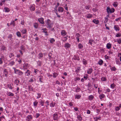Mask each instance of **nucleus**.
<instances>
[{"mask_svg": "<svg viewBox=\"0 0 121 121\" xmlns=\"http://www.w3.org/2000/svg\"><path fill=\"white\" fill-rule=\"evenodd\" d=\"M22 73H23L22 72L20 71H19L18 72V74L19 75H20L21 74H22Z\"/></svg>", "mask_w": 121, "mask_h": 121, "instance_id": "nucleus-45", "label": "nucleus"}, {"mask_svg": "<svg viewBox=\"0 0 121 121\" xmlns=\"http://www.w3.org/2000/svg\"><path fill=\"white\" fill-rule=\"evenodd\" d=\"M27 118L28 119L27 120L28 121H29L30 120H29L30 118H31V119L32 118V117L31 115L28 116L27 117Z\"/></svg>", "mask_w": 121, "mask_h": 121, "instance_id": "nucleus-19", "label": "nucleus"}, {"mask_svg": "<svg viewBox=\"0 0 121 121\" xmlns=\"http://www.w3.org/2000/svg\"><path fill=\"white\" fill-rule=\"evenodd\" d=\"M58 74L56 73H54L53 74V76L55 78L56 77Z\"/></svg>", "mask_w": 121, "mask_h": 121, "instance_id": "nucleus-18", "label": "nucleus"}, {"mask_svg": "<svg viewBox=\"0 0 121 121\" xmlns=\"http://www.w3.org/2000/svg\"><path fill=\"white\" fill-rule=\"evenodd\" d=\"M92 17V15L90 14H88L87 16V17L88 18H90Z\"/></svg>", "mask_w": 121, "mask_h": 121, "instance_id": "nucleus-13", "label": "nucleus"}, {"mask_svg": "<svg viewBox=\"0 0 121 121\" xmlns=\"http://www.w3.org/2000/svg\"><path fill=\"white\" fill-rule=\"evenodd\" d=\"M40 104H41L42 105V106H43V105L44 103L42 101H40Z\"/></svg>", "mask_w": 121, "mask_h": 121, "instance_id": "nucleus-48", "label": "nucleus"}, {"mask_svg": "<svg viewBox=\"0 0 121 121\" xmlns=\"http://www.w3.org/2000/svg\"><path fill=\"white\" fill-rule=\"evenodd\" d=\"M14 22H15L14 21H13L11 23L10 25H11L12 24L14 26L15 25V23Z\"/></svg>", "mask_w": 121, "mask_h": 121, "instance_id": "nucleus-23", "label": "nucleus"}, {"mask_svg": "<svg viewBox=\"0 0 121 121\" xmlns=\"http://www.w3.org/2000/svg\"><path fill=\"white\" fill-rule=\"evenodd\" d=\"M61 35H65L66 34V32L64 30H62L61 33Z\"/></svg>", "mask_w": 121, "mask_h": 121, "instance_id": "nucleus-5", "label": "nucleus"}, {"mask_svg": "<svg viewBox=\"0 0 121 121\" xmlns=\"http://www.w3.org/2000/svg\"><path fill=\"white\" fill-rule=\"evenodd\" d=\"M117 2H115L113 4V6H114L115 7L117 6L118 4H117L116 3H117Z\"/></svg>", "mask_w": 121, "mask_h": 121, "instance_id": "nucleus-22", "label": "nucleus"}, {"mask_svg": "<svg viewBox=\"0 0 121 121\" xmlns=\"http://www.w3.org/2000/svg\"><path fill=\"white\" fill-rule=\"evenodd\" d=\"M81 97V96L79 95H76V98H77L78 99H79Z\"/></svg>", "mask_w": 121, "mask_h": 121, "instance_id": "nucleus-29", "label": "nucleus"}, {"mask_svg": "<svg viewBox=\"0 0 121 121\" xmlns=\"http://www.w3.org/2000/svg\"><path fill=\"white\" fill-rule=\"evenodd\" d=\"M28 71H29V70H27V72H26V74L27 76H28L29 75V73L28 72Z\"/></svg>", "mask_w": 121, "mask_h": 121, "instance_id": "nucleus-43", "label": "nucleus"}, {"mask_svg": "<svg viewBox=\"0 0 121 121\" xmlns=\"http://www.w3.org/2000/svg\"><path fill=\"white\" fill-rule=\"evenodd\" d=\"M39 115V113H38L36 114V118H38Z\"/></svg>", "mask_w": 121, "mask_h": 121, "instance_id": "nucleus-59", "label": "nucleus"}, {"mask_svg": "<svg viewBox=\"0 0 121 121\" xmlns=\"http://www.w3.org/2000/svg\"><path fill=\"white\" fill-rule=\"evenodd\" d=\"M83 62L84 65H86L87 64L86 61L84 59L83 60Z\"/></svg>", "mask_w": 121, "mask_h": 121, "instance_id": "nucleus-32", "label": "nucleus"}, {"mask_svg": "<svg viewBox=\"0 0 121 121\" xmlns=\"http://www.w3.org/2000/svg\"><path fill=\"white\" fill-rule=\"evenodd\" d=\"M38 104V102H34V105L35 106H37V104Z\"/></svg>", "mask_w": 121, "mask_h": 121, "instance_id": "nucleus-49", "label": "nucleus"}, {"mask_svg": "<svg viewBox=\"0 0 121 121\" xmlns=\"http://www.w3.org/2000/svg\"><path fill=\"white\" fill-rule=\"evenodd\" d=\"M70 46V44L68 43H66L65 44V47L67 48H68Z\"/></svg>", "mask_w": 121, "mask_h": 121, "instance_id": "nucleus-12", "label": "nucleus"}, {"mask_svg": "<svg viewBox=\"0 0 121 121\" xmlns=\"http://www.w3.org/2000/svg\"><path fill=\"white\" fill-rule=\"evenodd\" d=\"M39 58H40L42 57L43 56V55L42 54V53H40L39 54Z\"/></svg>", "mask_w": 121, "mask_h": 121, "instance_id": "nucleus-30", "label": "nucleus"}, {"mask_svg": "<svg viewBox=\"0 0 121 121\" xmlns=\"http://www.w3.org/2000/svg\"><path fill=\"white\" fill-rule=\"evenodd\" d=\"M17 35L19 37H20L21 36V35L19 32H17Z\"/></svg>", "mask_w": 121, "mask_h": 121, "instance_id": "nucleus-15", "label": "nucleus"}, {"mask_svg": "<svg viewBox=\"0 0 121 121\" xmlns=\"http://www.w3.org/2000/svg\"><path fill=\"white\" fill-rule=\"evenodd\" d=\"M115 86V85L114 84H113L111 85V87L112 88H113Z\"/></svg>", "mask_w": 121, "mask_h": 121, "instance_id": "nucleus-34", "label": "nucleus"}, {"mask_svg": "<svg viewBox=\"0 0 121 121\" xmlns=\"http://www.w3.org/2000/svg\"><path fill=\"white\" fill-rule=\"evenodd\" d=\"M105 58L106 59H108V56H105Z\"/></svg>", "mask_w": 121, "mask_h": 121, "instance_id": "nucleus-63", "label": "nucleus"}, {"mask_svg": "<svg viewBox=\"0 0 121 121\" xmlns=\"http://www.w3.org/2000/svg\"><path fill=\"white\" fill-rule=\"evenodd\" d=\"M24 22L23 21H22V22H21V24H22V25H23L24 24Z\"/></svg>", "mask_w": 121, "mask_h": 121, "instance_id": "nucleus-57", "label": "nucleus"}, {"mask_svg": "<svg viewBox=\"0 0 121 121\" xmlns=\"http://www.w3.org/2000/svg\"><path fill=\"white\" fill-rule=\"evenodd\" d=\"M78 108L77 107L74 108V110L76 111L78 110Z\"/></svg>", "mask_w": 121, "mask_h": 121, "instance_id": "nucleus-56", "label": "nucleus"}, {"mask_svg": "<svg viewBox=\"0 0 121 121\" xmlns=\"http://www.w3.org/2000/svg\"><path fill=\"white\" fill-rule=\"evenodd\" d=\"M114 28L115 30H116L119 31V29L118 28V27L116 26H114Z\"/></svg>", "mask_w": 121, "mask_h": 121, "instance_id": "nucleus-31", "label": "nucleus"}, {"mask_svg": "<svg viewBox=\"0 0 121 121\" xmlns=\"http://www.w3.org/2000/svg\"><path fill=\"white\" fill-rule=\"evenodd\" d=\"M104 94H102V95H100L99 96V97L100 99H102V98H104Z\"/></svg>", "mask_w": 121, "mask_h": 121, "instance_id": "nucleus-16", "label": "nucleus"}, {"mask_svg": "<svg viewBox=\"0 0 121 121\" xmlns=\"http://www.w3.org/2000/svg\"><path fill=\"white\" fill-rule=\"evenodd\" d=\"M93 40H90L89 41V43L91 45H92V42H93Z\"/></svg>", "mask_w": 121, "mask_h": 121, "instance_id": "nucleus-39", "label": "nucleus"}, {"mask_svg": "<svg viewBox=\"0 0 121 121\" xmlns=\"http://www.w3.org/2000/svg\"><path fill=\"white\" fill-rule=\"evenodd\" d=\"M13 85L12 84H10L8 85V87L10 89H12V86Z\"/></svg>", "mask_w": 121, "mask_h": 121, "instance_id": "nucleus-10", "label": "nucleus"}, {"mask_svg": "<svg viewBox=\"0 0 121 121\" xmlns=\"http://www.w3.org/2000/svg\"><path fill=\"white\" fill-rule=\"evenodd\" d=\"M69 104L70 106H72L73 105L72 103L71 102L69 103Z\"/></svg>", "mask_w": 121, "mask_h": 121, "instance_id": "nucleus-60", "label": "nucleus"}, {"mask_svg": "<svg viewBox=\"0 0 121 121\" xmlns=\"http://www.w3.org/2000/svg\"><path fill=\"white\" fill-rule=\"evenodd\" d=\"M12 35H11L10 34L9 35V36L8 37V38H9L10 40H11V39H12Z\"/></svg>", "mask_w": 121, "mask_h": 121, "instance_id": "nucleus-35", "label": "nucleus"}, {"mask_svg": "<svg viewBox=\"0 0 121 121\" xmlns=\"http://www.w3.org/2000/svg\"><path fill=\"white\" fill-rule=\"evenodd\" d=\"M93 22L97 24H98V23H99V22L98 21V20H96L95 19L93 20Z\"/></svg>", "mask_w": 121, "mask_h": 121, "instance_id": "nucleus-8", "label": "nucleus"}, {"mask_svg": "<svg viewBox=\"0 0 121 121\" xmlns=\"http://www.w3.org/2000/svg\"><path fill=\"white\" fill-rule=\"evenodd\" d=\"M89 99L92 100L93 98V96L92 95H91L89 96Z\"/></svg>", "mask_w": 121, "mask_h": 121, "instance_id": "nucleus-28", "label": "nucleus"}, {"mask_svg": "<svg viewBox=\"0 0 121 121\" xmlns=\"http://www.w3.org/2000/svg\"><path fill=\"white\" fill-rule=\"evenodd\" d=\"M55 41V40L53 38H52L50 40V42L51 43H52V42Z\"/></svg>", "mask_w": 121, "mask_h": 121, "instance_id": "nucleus-36", "label": "nucleus"}, {"mask_svg": "<svg viewBox=\"0 0 121 121\" xmlns=\"http://www.w3.org/2000/svg\"><path fill=\"white\" fill-rule=\"evenodd\" d=\"M117 42L119 43L120 44L121 43V40L120 39H119L117 40Z\"/></svg>", "mask_w": 121, "mask_h": 121, "instance_id": "nucleus-50", "label": "nucleus"}, {"mask_svg": "<svg viewBox=\"0 0 121 121\" xmlns=\"http://www.w3.org/2000/svg\"><path fill=\"white\" fill-rule=\"evenodd\" d=\"M78 47L80 48L81 49L83 47V46L81 44H79L78 45Z\"/></svg>", "mask_w": 121, "mask_h": 121, "instance_id": "nucleus-20", "label": "nucleus"}, {"mask_svg": "<svg viewBox=\"0 0 121 121\" xmlns=\"http://www.w3.org/2000/svg\"><path fill=\"white\" fill-rule=\"evenodd\" d=\"M21 49L22 50H24V46L22 45L21 47Z\"/></svg>", "mask_w": 121, "mask_h": 121, "instance_id": "nucleus-38", "label": "nucleus"}, {"mask_svg": "<svg viewBox=\"0 0 121 121\" xmlns=\"http://www.w3.org/2000/svg\"><path fill=\"white\" fill-rule=\"evenodd\" d=\"M90 7L89 6H86L85 7V8L86 9H89Z\"/></svg>", "mask_w": 121, "mask_h": 121, "instance_id": "nucleus-42", "label": "nucleus"}, {"mask_svg": "<svg viewBox=\"0 0 121 121\" xmlns=\"http://www.w3.org/2000/svg\"><path fill=\"white\" fill-rule=\"evenodd\" d=\"M116 69V68L115 67H114L112 68V70L114 71H115Z\"/></svg>", "mask_w": 121, "mask_h": 121, "instance_id": "nucleus-41", "label": "nucleus"}, {"mask_svg": "<svg viewBox=\"0 0 121 121\" xmlns=\"http://www.w3.org/2000/svg\"><path fill=\"white\" fill-rule=\"evenodd\" d=\"M116 109L117 111H118L120 109V108L119 107H116Z\"/></svg>", "mask_w": 121, "mask_h": 121, "instance_id": "nucleus-47", "label": "nucleus"}, {"mask_svg": "<svg viewBox=\"0 0 121 121\" xmlns=\"http://www.w3.org/2000/svg\"><path fill=\"white\" fill-rule=\"evenodd\" d=\"M50 20L48 19L47 21V24L48 26V28L49 29H51L52 27V23H50Z\"/></svg>", "mask_w": 121, "mask_h": 121, "instance_id": "nucleus-1", "label": "nucleus"}, {"mask_svg": "<svg viewBox=\"0 0 121 121\" xmlns=\"http://www.w3.org/2000/svg\"><path fill=\"white\" fill-rule=\"evenodd\" d=\"M87 113L88 114H90V111L89 110H88L87 111Z\"/></svg>", "mask_w": 121, "mask_h": 121, "instance_id": "nucleus-55", "label": "nucleus"}, {"mask_svg": "<svg viewBox=\"0 0 121 121\" xmlns=\"http://www.w3.org/2000/svg\"><path fill=\"white\" fill-rule=\"evenodd\" d=\"M8 95L9 96H13V94L11 92H9V93L8 94Z\"/></svg>", "mask_w": 121, "mask_h": 121, "instance_id": "nucleus-24", "label": "nucleus"}, {"mask_svg": "<svg viewBox=\"0 0 121 121\" xmlns=\"http://www.w3.org/2000/svg\"><path fill=\"white\" fill-rule=\"evenodd\" d=\"M30 8V10L31 11H33L35 9V7L33 6H31Z\"/></svg>", "mask_w": 121, "mask_h": 121, "instance_id": "nucleus-7", "label": "nucleus"}, {"mask_svg": "<svg viewBox=\"0 0 121 121\" xmlns=\"http://www.w3.org/2000/svg\"><path fill=\"white\" fill-rule=\"evenodd\" d=\"M106 80V78L105 77H103L101 78V80L103 81H105Z\"/></svg>", "mask_w": 121, "mask_h": 121, "instance_id": "nucleus-27", "label": "nucleus"}, {"mask_svg": "<svg viewBox=\"0 0 121 121\" xmlns=\"http://www.w3.org/2000/svg\"><path fill=\"white\" fill-rule=\"evenodd\" d=\"M38 96L37 97V98H40V97L41 95L40 94H38Z\"/></svg>", "mask_w": 121, "mask_h": 121, "instance_id": "nucleus-53", "label": "nucleus"}, {"mask_svg": "<svg viewBox=\"0 0 121 121\" xmlns=\"http://www.w3.org/2000/svg\"><path fill=\"white\" fill-rule=\"evenodd\" d=\"M38 25V24H37V23H35L34 24V27L35 28H36L37 27Z\"/></svg>", "mask_w": 121, "mask_h": 121, "instance_id": "nucleus-37", "label": "nucleus"}, {"mask_svg": "<svg viewBox=\"0 0 121 121\" xmlns=\"http://www.w3.org/2000/svg\"><path fill=\"white\" fill-rule=\"evenodd\" d=\"M14 62L13 61H12L10 63V64H11V65H13L14 64Z\"/></svg>", "mask_w": 121, "mask_h": 121, "instance_id": "nucleus-52", "label": "nucleus"}, {"mask_svg": "<svg viewBox=\"0 0 121 121\" xmlns=\"http://www.w3.org/2000/svg\"><path fill=\"white\" fill-rule=\"evenodd\" d=\"M92 71V69L91 68H90L87 71V73L88 74H90L91 73Z\"/></svg>", "mask_w": 121, "mask_h": 121, "instance_id": "nucleus-6", "label": "nucleus"}, {"mask_svg": "<svg viewBox=\"0 0 121 121\" xmlns=\"http://www.w3.org/2000/svg\"><path fill=\"white\" fill-rule=\"evenodd\" d=\"M111 9L110 8L108 7L107 9V12L108 13H109V12H110V11Z\"/></svg>", "mask_w": 121, "mask_h": 121, "instance_id": "nucleus-21", "label": "nucleus"}, {"mask_svg": "<svg viewBox=\"0 0 121 121\" xmlns=\"http://www.w3.org/2000/svg\"><path fill=\"white\" fill-rule=\"evenodd\" d=\"M14 71H15V73H17V72H18L19 70H15V69H14Z\"/></svg>", "mask_w": 121, "mask_h": 121, "instance_id": "nucleus-40", "label": "nucleus"}, {"mask_svg": "<svg viewBox=\"0 0 121 121\" xmlns=\"http://www.w3.org/2000/svg\"><path fill=\"white\" fill-rule=\"evenodd\" d=\"M64 9L62 7H59L58 8V11L59 12H62L63 11Z\"/></svg>", "mask_w": 121, "mask_h": 121, "instance_id": "nucleus-4", "label": "nucleus"}, {"mask_svg": "<svg viewBox=\"0 0 121 121\" xmlns=\"http://www.w3.org/2000/svg\"><path fill=\"white\" fill-rule=\"evenodd\" d=\"M121 35L120 34H117L116 35V36L117 37H120Z\"/></svg>", "mask_w": 121, "mask_h": 121, "instance_id": "nucleus-44", "label": "nucleus"}, {"mask_svg": "<svg viewBox=\"0 0 121 121\" xmlns=\"http://www.w3.org/2000/svg\"><path fill=\"white\" fill-rule=\"evenodd\" d=\"M55 104V103H51L50 104V105L51 107H53Z\"/></svg>", "mask_w": 121, "mask_h": 121, "instance_id": "nucleus-17", "label": "nucleus"}, {"mask_svg": "<svg viewBox=\"0 0 121 121\" xmlns=\"http://www.w3.org/2000/svg\"><path fill=\"white\" fill-rule=\"evenodd\" d=\"M76 36H77V38H78L79 37V34L78 33H77L76 34Z\"/></svg>", "mask_w": 121, "mask_h": 121, "instance_id": "nucleus-58", "label": "nucleus"}, {"mask_svg": "<svg viewBox=\"0 0 121 121\" xmlns=\"http://www.w3.org/2000/svg\"><path fill=\"white\" fill-rule=\"evenodd\" d=\"M56 84H60V83L58 81H57L56 82Z\"/></svg>", "mask_w": 121, "mask_h": 121, "instance_id": "nucleus-61", "label": "nucleus"}, {"mask_svg": "<svg viewBox=\"0 0 121 121\" xmlns=\"http://www.w3.org/2000/svg\"><path fill=\"white\" fill-rule=\"evenodd\" d=\"M5 12H8L9 11V9L6 7H5L4 8Z\"/></svg>", "mask_w": 121, "mask_h": 121, "instance_id": "nucleus-9", "label": "nucleus"}, {"mask_svg": "<svg viewBox=\"0 0 121 121\" xmlns=\"http://www.w3.org/2000/svg\"><path fill=\"white\" fill-rule=\"evenodd\" d=\"M67 5L66 4L65 5V6L64 7V8H65V9L67 10H68V7H67L66 6H67Z\"/></svg>", "mask_w": 121, "mask_h": 121, "instance_id": "nucleus-46", "label": "nucleus"}, {"mask_svg": "<svg viewBox=\"0 0 121 121\" xmlns=\"http://www.w3.org/2000/svg\"><path fill=\"white\" fill-rule=\"evenodd\" d=\"M5 47L4 46H3L2 48V49L3 50H5Z\"/></svg>", "mask_w": 121, "mask_h": 121, "instance_id": "nucleus-51", "label": "nucleus"}, {"mask_svg": "<svg viewBox=\"0 0 121 121\" xmlns=\"http://www.w3.org/2000/svg\"><path fill=\"white\" fill-rule=\"evenodd\" d=\"M111 47V45L110 43H108L107 45V47L108 49L110 48Z\"/></svg>", "mask_w": 121, "mask_h": 121, "instance_id": "nucleus-11", "label": "nucleus"}, {"mask_svg": "<svg viewBox=\"0 0 121 121\" xmlns=\"http://www.w3.org/2000/svg\"><path fill=\"white\" fill-rule=\"evenodd\" d=\"M120 19V18H119L117 19H116L115 20L116 21H117L118 20H119Z\"/></svg>", "mask_w": 121, "mask_h": 121, "instance_id": "nucleus-62", "label": "nucleus"}, {"mask_svg": "<svg viewBox=\"0 0 121 121\" xmlns=\"http://www.w3.org/2000/svg\"><path fill=\"white\" fill-rule=\"evenodd\" d=\"M103 63V60L100 59V60L99 61V62H98V64H99V65H101Z\"/></svg>", "mask_w": 121, "mask_h": 121, "instance_id": "nucleus-14", "label": "nucleus"}, {"mask_svg": "<svg viewBox=\"0 0 121 121\" xmlns=\"http://www.w3.org/2000/svg\"><path fill=\"white\" fill-rule=\"evenodd\" d=\"M57 114H55L53 115V119L55 120H57Z\"/></svg>", "mask_w": 121, "mask_h": 121, "instance_id": "nucleus-3", "label": "nucleus"}, {"mask_svg": "<svg viewBox=\"0 0 121 121\" xmlns=\"http://www.w3.org/2000/svg\"><path fill=\"white\" fill-rule=\"evenodd\" d=\"M77 118L79 120H82V118L81 117L79 116H78Z\"/></svg>", "mask_w": 121, "mask_h": 121, "instance_id": "nucleus-25", "label": "nucleus"}, {"mask_svg": "<svg viewBox=\"0 0 121 121\" xmlns=\"http://www.w3.org/2000/svg\"><path fill=\"white\" fill-rule=\"evenodd\" d=\"M100 118V117H96V120L95 121H97V120L98 119H99Z\"/></svg>", "mask_w": 121, "mask_h": 121, "instance_id": "nucleus-54", "label": "nucleus"}, {"mask_svg": "<svg viewBox=\"0 0 121 121\" xmlns=\"http://www.w3.org/2000/svg\"><path fill=\"white\" fill-rule=\"evenodd\" d=\"M26 30H22V32L23 34H25L26 33Z\"/></svg>", "mask_w": 121, "mask_h": 121, "instance_id": "nucleus-26", "label": "nucleus"}, {"mask_svg": "<svg viewBox=\"0 0 121 121\" xmlns=\"http://www.w3.org/2000/svg\"><path fill=\"white\" fill-rule=\"evenodd\" d=\"M111 9V10L110 11V13H112L114 11V9L112 8Z\"/></svg>", "mask_w": 121, "mask_h": 121, "instance_id": "nucleus-33", "label": "nucleus"}, {"mask_svg": "<svg viewBox=\"0 0 121 121\" xmlns=\"http://www.w3.org/2000/svg\"><path fill=\"white\" fill-rule=\"evenodd\" d=\"M33 81H34V80L33 79H31L30 80L29 82H33Z\"/></svg>", "mask_w": 121, "mask_h": 121, "instance_id": "nucleus-64", "label": "nucleus"}, {"mask_svg": "<svg viewBox=\"0 0 121 121\" xmlns=\"http://www.w3.org/2000/svg\"><path fill=\"white\" fill-rule=\"evenodd\" d=\"M43 18H39L38 19V20L39 22L42 24H43L44 22L43 21Z\"/></svg>", "mask_w": 121, "mask_h": 121, "instance_id": "nucleus-2", "label": "nucleus"}]
</instances>
